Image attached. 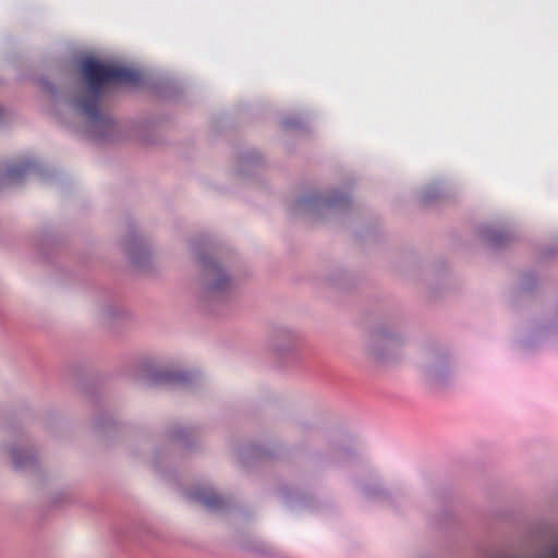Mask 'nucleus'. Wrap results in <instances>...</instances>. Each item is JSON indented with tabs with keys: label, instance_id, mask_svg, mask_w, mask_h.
Segmentation results:
<instances>
[{
	"label": "nucleus",
	"instance_id": "1",
	"mask_svg": "<svg viewBox=\"0 0 558 558\" xmlns=\"http://www.w3.org/2000/svg\"><path fill=\"white\" fill-rule=\"evenodd\" d=\"M81 70L87 86L84 94L76 99V106L90 122L108 124L109 120L100 110L104 88L107 85L135 84L140 80V73L128 68L105 64L93 58L83 60Z\"/></svg>",
	"mask_w": 558,
	"mask_h": 558
},
{
	"label": "nucleus",
	"instance_id": "2",
	"mask_svg": "<svg viewBox=\"0 0 558 558\" xmlns=\"http://www.w3.org/2000/svg\"><path fill=\"white\" fill-rule=\"evenodd\" d=\"M189 496L191 499L202 502L207 509L210 510L222 509L225 506V500L207 488L195 489L191 492Z\"/></svg>",
	"mask_w": 558,
	"mask_h": 558
},
{
	"label": "nucleus",
	"instance_id": "3",
	"mask_svg": "<svg viewBox=\"0 0 558 558\" xmlns=\"http://www.w3.org/2000/svg\"><path fill=\"white\" fill-rule=\"evenodd\" d=\"M27 168H28V165L10 168L7 175H8L9 180L14 181L19 175L23 174Z\"/></svg>",
	"mask_w": 558,
	"mask_h": 558
},
{
	"label": "nucleus",
	"instance_id": "4",
	"mask_svg": "<svg viewBox=\"0 0 558 558\" xmlns=\"http://www.w3.org/2000/svg\"><path fill=\"white\" fill-rule=\"evenodd\" d=\"M162 377H165V379L168 381H177L181 379L183 376L179 374H166Z\"/></svg>",
	"mask_w": 558,
	"mask_h": 558
},
{
	"label": "nucleus",
	"instance_id": "5",
	"mask_svg": "<svg viewBox=\"0 0 558 558\" xmlns=\"http://www.w3.org/2000/svg\"><path fill=\"white\" fill-rule=\"evenodd\" d=\"M225 281H227V278H226V277H221V278H219L218 282H216V283L214 284V288H215V289H220V288H222V287H223V282H225Z\"/></svg>",
	"mask_w": 558,
	"mask_h": 558
},
{
	"label": "nucleus",
	"instance_id": "6",
	"mask_svg": "<svg viewBox=\"0 0 558 558\" xmlns=\"http://www.w3.org/2000/svg\"><path fill=\"white\" fill-rule=\"evenodd\" d=\"M327 203H328V205H330V206H331V205L337 204V203H338V199H337V198H330V199H328V202H327Z\"/></svg>",
	"mask_w": 558,
	"mask_h": 558
}]
</instances>
